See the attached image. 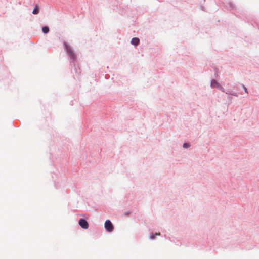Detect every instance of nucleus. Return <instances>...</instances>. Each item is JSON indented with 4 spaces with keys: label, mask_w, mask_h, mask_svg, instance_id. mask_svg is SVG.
<instances>
[{
    "label": "nucleus",
    "mask_w": 259,
    "mask_h": 259,
    "mask_svg": "<svg viewBox=\"0 0 259 259\" xmlns=\"http://www.w3.org/2000/svg\"><path fill=\"white\" fill-rule=\"evenodd\" d=\"M211 87L212 88H217L222 92H225V89L215 79L211 80Z\"/></svg>",
    "instance_id": "nucleus-2"
},
{
    "label": "nucleus",
    "mask_w": 259,
    "mask_h": 259,
    "mask_svg": "<svg viewBox=\"0 0 259 259\" xmlns=\"http://www.w3.org/2000/svg\"><path fill=\"white\" fill-rule=\"evenodd\" d=\"M39 7L37 5H36L34 7V9L33 10V12L32 13L34 14H37L39 13Z\"/></svg>",
    "instance_id": "nucleus-7"
},
{
    "label": "nucleus",
    "mask_w": 259,
    "mask_h": 259,
    "mask_svg": "<svg viewBox=\"0 0 259 259\" xmlns=\"http://www.w3.org/2000/svg\"><path fill=\"white\" fill-rule=\"evenodd\" d=\"M42 31L44 33L47 34L49 31V27L48 26H44L42 28Z\"/></svg>",
    "instance_id": "nucleus-9"
},
{
    "label": "nucleus",
    "mask_w": 259,
    "mask_h": 259,
    "mask_svg": "<svg viewBox=\"0 0 259 259\" xmlns=\"http://www.w3.org/2000/svg\"><path fill=\"white\" fill-rule=\"evenodd\" d=\"M228 6H229V8L230 9V10H233L234 9V5H233V3H232L231 2H229L228 4Z\"/></svg>",
    "instance_id": "nucleus-10"
},
{
    "label": "nucleus",
    "mask_w": 259,
    "mask_h": 259,
    "mask_svg": "<svg viewBox=\"0 0 259 259\" xmlns=\"http://www.w3.org/2000/svg\"><path fill=\"white\" fill-rule=\"evenodd\" d=\"M105 228L107 231L111 232L114 229V226L109 220H107L105 222Z\"/></svg>",
    "instance_id": "nucleus-3"
},
{
    "label": "nucleus",
    "mask_w": 259,
    "mask_h": 259,
    "mask_svg": "<svg viewBox=\"0 0 259 259\" xmlns=\"http://www.w3.org/2000/svg\"><path fill=\"white\" fill-rule=\"evenodd\" d=\"M140 42V40L137 37H134L132 39L131 44L135 46H137Z\"/></svg>",
    "instance_id": "nucleus-5"
},
{
    "label": "nucleus",
    "mask_w": 259,
    "mask_h": 259,
    "mask_svg": "<svg viewBox=\"0 0 259 259\" xmlns=\"http://www.w3.org/2000/svg\"><path fill=\"white\" fill-rule=\"evenodd\" d=\"M78 223L80 226L83 229H88L89 227L88 222L83 218H80L79 220Z\"/></svg>",
    "instance_id": "nucleus-4"
},
{
    "label": "nucleus",
    "mask_w": 259,
    "mask_h": 259,
    "mask_svg": "<svg viewBox=\"0 0 259 259\" xmlns=\"http://www.w3.org/2000/svg\"><path fill=\"white\" fill-rule=\"evenodd\" d=\"M231 99H232V97H231L229 98V99L231 100Z\"/></svg>",
    "instance_id": "nucleus-13"
},
{
    "label": "nucleus",
    "mask_w": 259,
    "mask_h": 259,
    "mask_svg": "<svg viewBox=\"0 0 259 259\" xmlns=\"http://www.w3.org/2000/svg\"><path fill=\"white\" fill-rule=\"evenodd\" d=\"M241 85H242V87L243 89L244 92L246 93H248V90L246 88V87L243 84Z\"/></svg>",
    "instance_id": "nucleus-12"
},
{
    "label": "nucleus",
    "mask_w": 259,
    "mask_h": 259,
    "mask_svg": "<svg viewBox=\"0 0 259 259\" xmlns=\"http://www.w3.org/2000/svg\"><path fill=\"white\" fill-rule=\"evenodd\" d=\"M159 235H160V233H155V234L152 233L150 234V239L153 240V239H155V236H159Z\"/></svg>",
    "instance_id": "nucleus-8"
},
{
    "label": "nucleus",
    "mask_w": 259,
    "mask_h": 259,
    "mask_svg": "<svg viewBox=\"0 0 259 259\" xmlns=\"http://www.w3.org/2000/svg\"><path fill=\"white\" fill-rule=\"evenodd\" d=\"M224 93H225L226 94H229V95L234 96H235L237 97L238 96V94L237 93L233 92V91H231L230 90H227L226 91L225 90Z\"/></svg>",
    "instance_id": "nucleus-6"
},
{
    "label": "nucleus",
    "mask_w": 259,
    "mask_h": 259,
    "mask_svg": "<svg viewBox=\"0 0 259 259\" xmlns=\"http://www.w3.org/2000/svg\"><path fill=\"white\" fill-rule=\"evenodd\" d=\"M184 148H188L190 147V144L189 143H184L183 145Z\"/></svg>",
    "instance_id": "nucleus-11"
},
{
    "label": "nucleus",
    "mask_w": 259,
    "mask_h": 259,
    "mask_svg": "<svg viewBox=\"0 0 259 259\" xmlns=\"http://www.w3.org/2000/svg\"><path fill=\"white\" fill-rule=\"evenodd\" d=\"M63 45L65 50L70 58V63H74L76 60V56L72 48L66 42H64Z\"/></svg>",
    "instance_id": "nucleus-1"
}]
</instances>
